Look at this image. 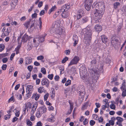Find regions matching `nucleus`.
I'll return each mask as SVG.
<instances>
[{
    "instance_id": "17",
    "label": "nucleus",
    "mask_w": 126,
    "mask_h": 126,
    "mask_svg": "<svg viewBox=\"0 0 126 126\" xmlns=\"http://www.w3.org/2000/svg\"><path fill=\"white\" fill-rule=\"evenodd\" d=\"M80 20V23L81 24H83L86 23L89 20V18L86 16L82 17Z\"/></svg>"
},
{
    "instance_id": "54",
    "label": "nucleus",
    "mask_w": 126,
    "mask_h": 126,
    "mask_svg": "<svg viewBox=\"0 0 126 126\" xmlns=\"http://www.w3.org/2000/svg\"><path fill=\"white\" fill-rule=\"evenodd\" d=\"M8 60V59L7 58H4L2 60V62L4 63H6Z\"/></svg>"
},
{
    "instance_id": "16",
    "label": "nucleus",
    "mask_w": 126,
    "mask_h": 126,
    "mask_svg": "<svg viewBox=\"0 0 126 126\" xmlns=\"http://www.w3.org/2000/svg\"><path fill=\"white\" fill-rule=\"evenodd\" d=\"M94 29L95 31L98 32H99L102 30V26L99 24H97L94 27Z\"/></svg>"
},
{
    "instance_id": "1",
    "label": "nucleus",
    "mask_w": 126,
    "mask_h": 126,
    "mask_svg": "<svg viewBox=\"0 0 126 126\" xmlns=\"http://www.w3.org/2000/svg\"><path fill=\"white\" fill-rule=\"evenodd\" d=\"M94 10L95 11L94 13V18L97 20L100 19L102 17L104 12L105 7L104 3L100 2L95 3H94L92 5Z\"/></svg>"
},
{
    "instance_id": "21",
    "label": "nucleus",
    "mask_w": 126,
    "mask_h": 126,
    "mask_svg": "<svg viewBox=\"0 0 126 126\" xmlns=\"http://www.w3.org/2000/svg\"><path fill=\"white\" fill-rule=\"evenodd\" d=\"M46 35V34H45L44 35H42L40 36L39 35L38 38H39V40L40 41V42H42L44 41L45 37Z\"/></svg>"
},
{
    "instance_id": "25",
    "label": "nucleus",
    "mask_w": 126,
    "mask_h": 126,
    "mask_svg": "<svg viewBox=\"0 0 126 126\" xmlns=\"http://www.w3.org/2000/svg\"><path fill=\"white\" fill-rule=\"evenodd\" d=\"M53 26L55 28H58L60 26L59 23L57 22H55L53 24Z\"/></svg>"
},
{
    "instance_id": "12",
    "label": "nucleus",
    "mask_w": 126,
    "mask_h": 126,
    "mask_svg": "<svg viewBox=\"0 0 126 126\" xmlns=\"http://www.w3.org/2000/svg\"><path fill=\"white\" fill-rule=\"evenodd\" d=\"M46 110L47 109L45 106L43 105L39 107L38 111L41 113V114H42L46 112Z\"/></svg>"
},
{
    "instance_id": "6",
    "label": "nucleus",
    "mask_w": 126,
    "mask_h": 126,
    "mask_svg": "<svg viewBox=\"0 0 126 126\" xmlns=\"http://www.w3.org/2000/svg\"><path fill=\"white\" fill-rule=\"evenodd\" d=\"M32 37L31 36H29L26 33L22 37L21 42H23V43H27L28 40L32 38Z\"/></svg>"
},
{
    "instance_id": "26",
    "label": "nucleus",
    "mask_w": 126,
    "mask_h": 126,
    "mask_svg": "<svg viewBox=\"0 0 126 126\" xmlns=\"http://www.w3.org/2000/svg\"><path fill=\"white\" fill-rule=\"evenodd\" d=\"M123 81H124L122 84V86L120 88L122 91H123V90H126V85L125 84V81H124V80H123Z\"/></svg>"
},
{
    "instance_id": "33",
    "label": "nucleus",
    "mask_w": 126,
    "mask_h": 126,
    "mask_svg": "<svg viewBox=\"0 0 126 126\" xmlns=\"http://www.w3.org/2000/svg\"><path fill=\"white\" fill-rule=\"evenodd\" d=\"M69 103L70 105V110L72 111L73 108V103H71L70 100L69 101Z\"/></svg>"
},
{
    "instance_id": "7",
    "label": "nucleus",
    "mask_w": 126,
    "mask_h": 126,
    "mask_svg": "<svg viewBox=\"0 0 126 126\" xmlns=\"http://www.w3.org/2000/svg\"><path fill=\"white\" fill-rule=\"evenodd\" d=\"M92 2L91 0H89L84 5L85 8L87 11H89L90 9Z\"/></svg>"
},
{
    "instance_id": "63",
    "label": "nucleus",
    "mask_w": 126,
    "mask_h": 126,
    "mask_svg": "<svg viewBox=\"0 0 126 126\" xmlns=\"http://www.w3.org/2000/svg\"><path fill=\"white\" fill-rule=\"evenodd\" d=\"M84 97L83 96H79V102H81L83 100Z\"/></svg>"
},
{
    "instance_id": "32",
    "label": "nucleus",
    "mask_w": 126,
    "mask_h": 126,
    "mask_svg": "<svg viewBox=\"0 0 126 126\" xmlns=\"http://www.w3.org/2000/svg\"><path fill=\"white\" fill-rule=\"evenodd\" d=\"M120 5V3L118 2H116L115 3L113 4V6L114 8L115 9L117 8L118 6Z\"/></svg>"
},
{
    "instance_id": "27",
    "label": "nucleus",
    "mask_w": 126,
    "mask_h": 126,
    "mask_svg": "<svg viewBox=\"0 0 126 126\" xmlns=\"http://www.w3.org/2000/svg\"><path fill=\"white\" fill-rule=\"evenodd\" d=\"M57 34H58L59 35H61L62 33V29H59L57 30L56 32Z\"/></svg>"
},
{
    "instance_id": "3",
    "label": "nucleus",
    "mask_w": 126,
    "mask_h": 126,
    "mask_svg": "<svg viewBox=\"0 0 126 126\" xmlns=\"http://www.w3.org/2000/svg\"><path fill=\"white\" fill-rule=\"evenodd\" d=\"M83 31V33L84 34L86 40L90 41L92 37V30L89 28H87L84 29Z\"/></svg>"
},
{
    "instance_id": "13",
    "label": "nucleus",
    "mask_w": 126,
    "mask_h": 126,
    "mask_svg": "<svg viewBox=\"0 0 126 126\" xmlns=\"http://www.w3.org/2000/svg\"><path fill=\"white\" fill-rule=\"evenodd\" d=\"M94 68L93 67L89 69V71L90 74L92 75V76H93V75H97V71L94 69Z\"/></svg>"
},
{
    "instance_id": "55",
    "label": "nucleus",
    "mask_w": 126,
    "mask_h": 126,
    "mask_svg": "<svg viewBox=\"0 0 126 126\" xmlns=\"http://www.w3.org/2000/svg\"><path fill=\"white\" fill-rule=\"evenodd\" d=\"M53 74H49L48 76V78L50 80H52L53 78Z\"/></svg>"
},
{
    "instance_id": "56",
    "label": "nucleus",
    "mask_w": 126,
    "mask_h": 126,
    "mask_svg": "<svg viewBox=\"0 0 126 126\" xmlns=\"http://www.w3.org/2000/svg\"><path fill=\"white\" fill-rule=\"evenodd\" d=\"M109 122L110 124V125L113 126L114 125V121L110 120L109 121Z\"/></svg>"
},
{
    "instance_id": "57",
    "label": "nucleus",
    "mask_w": 126,
    "mask_h": 126,
    "mask_svg": "<svg viewBox=\"0 0 126 126\" xmlns=\"http://www.w3.org/2000/svg\"><path fill=\"white\" fill-rule=\"evenodd\" d=\"M95 123V122L93 120H91L90 121V124L91 126L94 125Z\"/></svg>"
},
{
    "instance_id": "5",
    "label": "nucleus",
    "mask_w": 126,
    "mask_h": 126,
    "mask_svg": "<svg viewBox=\"0 0 126 126\" xmlns=\"http://www.w3.org/2000/svg\"><path fill=\"white\" fill-rule=\"evenodd\" d=\"M80 60L79 57L78 56H75L70 61L69 64L68 66H70L73 64H77Z\"/></svg>"
},
{
    "instance_id": "49",
    "label": "nucleus",
    "mask_w": 126,
    "mask_h": 126,
    "mask_svg": "<svg viewBox=\"0 0 126 126\" xmlns=\"http://www.w3.org/2000/svg\"><path fill=\"white\" fill-rule=\"evenodd\" d=\"M7 66V65L6 64H3L1 67L2 69L3 70H5L6 69Z\"/></svg>"
},
{
    "instance_id": "2",
    "label": "nucleus",
    "mask_w": 126,
    "mask_h": 126,
    "mask_svg": "<svg viewBox=\"0 0 126 126\" xmlns=\"http://www.w3.org/2000/svg\"><path fill=\"white\" fill-rule=\"evenodd\" d=\"M69 4H65L62 7V12L61 15L63 18H66L69 16L68 13L67 11L70 8Z\"/></svg>"
},
{
    "instance_id": "11",
    "label": "nucleus",
    "mask_w": 126,
    "mask_h": 126,
    "mask_svg": "<svg viewBox=\"0 0 126 126\" xmlns=\"http://www.w3.org/2000/svg\"><path fill=\"white\" fill-rule=\"evenodd\" d=\"M49 81L47 79H45L42 80L41 83L42 85H44L46 84V86L47 87H48L49 86Z\"/></svg>"
},
{
    "instance_id": "37",
    "label": "nucleus",
    "mask_w": 126,
    "mask_h": 126,
    "mask_svg": "<svg viewBox=\"0 0 126 126\" xmlns=\"http://www.w3.org/2000/svg\"><path fill=\"white\" fill-rule=\"evenodd\" d=\"M68 58L67 57H65L62 60V63H65L67 60H68Z\"/></svg>"
},
{
    "instance_id": "15",
    "label": "nucleus",
    "mask_w": 126,
    "mask_h": 126,
    "mask_svg": "<svg viewBox=\"0 0 126 126\" xmlns=\"http://www.w3.org/2000/svg\"><path fill=\"white\" fill-rule=\"evenodd\" d=\"M101 37L102 42L104 44L106 43L108 41V39L105 35H102L101 36Z\"/></svg>"
},
{
    "instance_id": "38",
    "label": "nucleus",
    "mask_w": 126,
    "mask_h": 126,
    "mask_svg": "<svg viewBox=\"0 0 126 126\" xmlns=\"http://www.w3.org/2000/svg\"><path fill=\"white\" fill-rule=\"evenodd\" d=\"M11 115V114H7L4 116V119L5 120L9 119Z\"/></svg>"
},
{
    "instance_id": "52",
    "label": "nucleus",
    "mask_w": 126,
    "mask_h": 126,
    "mask_svg": "<svg viewBox=\"0 0 126 126\" xmlns=\"http://www.w3.org/2000/svg\"><path fill=\"white\" fill-rule=\"evenodd\" d=\"M33 66L32 65H30L28 66L27 67V69L30 72L33 69Z\"/></svg>"
},
{
    "instance_id": "40",
    "label": "nucleus",
    "mask_w": 126,
    "mask_h": 126,
    "mask_svg": "<svg viewBox=\"0 0 126 126\" xmlns=\"http://www.w3.org/2000/svg\"><path fill=\"white\" fill-rule=\"evenodd\" d=\"M39 28L40 29H41L42 28V22L41 21V17L39 18Z\"/></svg>"
},
{
    "instance_id": "64",
    "label": "nucleus",
    "mask_w": 126,
    "mask_h": 126,
    "mask_svg": "<svg viewBox=\"0 0 126 126\" xmlns=\"http://www.w3.org/2000/svg\"><path fill=\"white\" fill-rule=\"evenodd\" d=\"M45 13V11L44 10H42L40 13V16H42L44 15Z\"/></svg>"
},
{
    "instance_id": "60",
    "label": "nucleus",
    "mask_w": 126,
    "mask_h": 126,
    "mask_svg": "<svg viewBox=\"0 0 126 126\" xmlns=\"http://www.w3.org/2000/svg\"><path fill=\"white\" fill-rule=\"evenodd\" d=\"M60 77L58 75H56L54 77V79L56 81H58L59 80Z\"/></svg>"
},
{
    "instance_id": "19",
    "label": "nucleus",
    "mask_w": 126,
    "mask_h": 126,
    "mask_svg": "<svg viewBox=\"0 0 126 126\" xmlns=\"http://www.w3.org/2000/svg\"><path fill=\"white\" fill-rule=\"evenodd\" d=\"M89 101H88L85 103H84V104L82 106L81 108V110H84L85 109H86L87 107L89 106H90V105H89Z\"/></svg>"
},
{
    "instance_id": "45",
    "label": "nucleus",
    "mask_w": 126,
    "mask_h": 126,
    "mask_svg": "<svg viewBox=\"0 0 126 126\" xmlns=\"http://www.w3.org/2000/svg\"><path fill=\"white\" fill-rule=\"evenodd\" d=\"M55 118L54 117L50 118L48 119V121L51 122H54L55 121Z\"/></svg>"
},
{
    "instance_id": "61",
    "label": "nucleus",
    "mask_w": 126,
    "mask_h": 126,
    "mask_svg": "<svg viewBox=\"0 0 126 126\" xmlns=\"http://www.w3.org/2000/svg\"><path fill=\"white\" fill-rule=\"evenodd\" d=\"M16 96H17V97L18 98V99L19 100L22 99V96L21 94H17Z\"/></svg>"
},
{
    "instance_id": "4",
    "label": "nucleus",
    "mask_w": 126,
    "mask_h": 126,
    "mask_svg": "<svg viewBox=\"0 0 126 126\" xmlns=\"http://www.w3.org/2000/svg\"><path fill=\"white\" fill-rule=\"evenodd\" d=\"M39 35H37L36 36L34 37L33 39V42H32V46L33 47H37L38 46L39 44L40 43V41L39 40Z\"/></svg>"
},
{
    "instance_id": "29",
    "label": "nucleus",
    "mask_w": 126,
    "mask_h": 126,
    "mask_svg": "<svg viewBox=\"0 0 126 126\" xmlns=\"http://www.w3.org/2000/svg\"><path fill=\"white\" fill-rule=\"evenodd\" d=\"M32 44L31 45L30 43H28V44L27 46V50H31L32 48Z\"/></svg>"
},
{
    "instance_id": "8",
    "label": "nucleus",
    "mask_w": 126,
    "mask_h": 126,
    "mask_svg": "<svg viewBox=\"0 0 126 126\" xmlns=\"http://www.w3.org/2000/svg\"><path fill=\"white\" fill-rule=\"evenodd\" d=\"M85 74H83V78L84 79H85V81L87 82V84H91L93 83V79L92 77H89L88 79H86V77L85 76L86 74L85 73H84Z\"/></svg>"
},
{
    "instance_id": "20",
    "label": "nucleus",
    "mask_w": 126,
    "mask_h": 126,
    "mask_svg": "<svg viewBox=\"0 0 126 126\" xmlns=\"http://www.w3.org/2000/svg\"><path fill=\"white\" fill-rule=\"evenodd\" d=\"M17 0H13L11 4V9H14L17 4Z\"/></svg>"
},
{
    "instance_id": "59",
    "label": "nucleus",
    "mask_w": 126,
    "mask_h": 126,
    "mask_svg": "<svg viewBox=\"0 0 126 126\" xmlns=\"http://www.w3.org/2000/svg\"><path fill=\"white\" fill-rule=\"evenodd\" d=\"M44 58V57L43 56H40L37 57V59L38 60H41Z\"/></svg>"
},
{
    "instance_id": "58",
    "label": "nucleus",
    "mask_w": 126,
    "mask_h": 126,
    "mask_svg": "<svg viewBox=\"0 0 126 126\" xmlns=\"http://www.w3.org/2000/svg\"><path fill=\"white\" fill-rule=\"evenodd\" d=\"M64 3L63 1L61 0H59L57 2V4L59 5L63 4Z\"/></svg>"
},
{
    "instance_id": "47",
    "label": "nucleus",
    "mask_w": 126,
    "mask_h": 126,
    "mask_svg": "<svg viewBox=\"0 0 126 126\" xmlns=\"http://www.w3.org/2000/svg\"><path fill=\"white\" fill-rule=\"evenodd\" d=\"M8 29H7V31L3 32H4V34H5V36L8 35L9 33L10 32V31H8Z\"/></svg>"
},
{
    "instance_id": "22",
    "label": "nucleus",
    "mask_w": 126,
    "mask_h": 126,
    "mask_svg": "<svg viewBox=\"0 0 126 126\" xmlns=\"http://www.w3.org/2000/svg\"><path fill=\"white\" fill-rule=\"evenodd\" d=\"M77 92H81L85 91L84 88L82 85L80 86L79 87V89L77 91Z\"/></svg>"
},
{
    "instance_id": "41",
    "label": "nucleus",
    "mask_w": 126,
    "mask_h": 126,
    "mask_svg": "<svg viewBox=\"0 0 126 126\" xmlns=\"http://www.w3.org/2000/svg\"><path fill=\"white\" fill-rule=\"evenodd\" d=\"M31 91V90H30V91H29L28 93L26 94V98H27L30 97L32 93L30 92Z\"/></svg>"
},
{
    "instance_id": "9",
    "label": "nucleus",
    "mask_w": 126,
    "mask_h": 126,
    "mask_svg": "<svg viewBox=\"0 0 126 126\" xmlns=\"http://www.w3.org/2000/svg\"><path fill=\"white\" fill-rule=\"evenodd\" d=\"M85 13L84 11L82 9H80L78 11V13L77 15V19H79L82 17Z\"/></svg>"
},
{
    "instance_id": "42",
    "label": "nucleus",
    "mask_w": 126,
    "mask_h": 126,
    "mask_svg": "<svg viewBox=\"0 0 126 126\" xmlns=\"http://www.w3.org/2000/svg\"><path fill=\"white\" fill-rule=\"evenodd\" d=\"M41 71L44 74H45L46 73V69L44 67L41 68Z\"/></svg>"
},
{
    "instance_id": "50",
    "label": "nucleus",
    "mask_w": 126,
    "mask_h": 126,
    "mask_svg": "<svg viewBox=\"0 0 126 126\" xmlns=\"http://www.w3.org/2000/svg\"><path fill=\"white\" fill-rule=\"evenodd\" d=\"M122 96L123 97H125L126 96V90H123Z\"/></svg>"
},
{
    "instance_id": "34",
    "label": "nucleus",
    "mask_w": 126,
    "mask_h": 126,
    "mask_svg": "<svg viewBox=\"0 0 126 126\" xmlns=\"http://www.w3.org/2000/svg\"><path fill=\"white\" fill-rule=\"evenodd\" d=\"M5 48L4 45L3 44H0V51H1L4 50Z\"/></svg>"
},
{
    "instance_id": "14",
    "label": "nucleus",
    "mask_w": 126,
    "mask_h": 126,
    "mask_svg": "<svg viewBox=\"0 0 126 126\" xmlns=\"http://www.w3.org/2000/svg\"><path fill=\"white\" fill-rule=\"evenodd\" d=\"M96 57H94L92 60L91 62V67H94V66L95 67V68L97 67L95 65L96 63Z\"/></svg>"
},
{
    "instance_id": "23",
    "label": "nucleus",
    "mask_w": 126,
    "mask_h": 126,
    "mask_svg": "<svg viewBox=\"0 0 126 126\" xmlns=\"http://www.w3.org/2000/svg\"><path fill=\"white\" fill-rule=\"evenodd\" d=\"M32 58L27 57L26 59V64L27 65L30 64L32 61Z\"/></svg>"
},
{
    "instance_id": "35",
    "label": "nucleus",
    "mask_w": 126,
    "mask_h": 126,
    "mask_svg": "<svg viewBox=\"0 0 126 126\" xmlns=\"http://www.w3.org/2000/svg\"><path fill=\"white\" fill-rule=\"evenodd\" d=\"M111 102L112 103V101H111ZM110 107L111 109L113 110H115L116 108L115 105L113 104H111L110 105Z\"/></svg>"
},
{
    "instance_id": "31",
    "label": "nucleus",
    "mask_w": 126,
    "mask_h": 126,
    "mask_svg": "<svg viewBox=\"0 0 126 126\" xmlns=\"http://www.w3.org/2000/svg\"><path fill=\"white\" fill-rule=\"evenodd\" d=\"M10 21H9V22L10 23H11L12 25H14L16 26L17 25V23L16 21H14V22H13L12 19L11 18H10Z\"/></svg>"
},
{
    "instance_id": "46",
    "label": "nucleus",
    "mask_w": 126,
    "mask_h": 126,
    "mask_svg": "<svg viewBox=\"0 0 126 126\" xmlns=\"http://www.w3.org/2000/svg\"><path fill=\"white\" fill-rule=\"evenodd\" d=\"M85 92H81L79 93V96L82 97L83 96V97L85 95Z\"/></svg>"
},
{
    "instance_id": "44",
    "label": "nucleus",
    "mask_w": 126,
    "mask_h": 126,
    "mask_svg": "<svg viewBox=\"0 0 126 126\" xmlns=\"http://www.w3.org/2000/svg\"><path fill=\"white\" fill-rule=\"evenodd\" d=\"M49 94L48 93H47L46 94H45L44 96V100L45 101L48 98L49 96Z\"/></svg>"
},
{
    "instance_id": "48",
    "label": "nucleus",
    "mask_w": 126,
    "mask_h": 126,
    "mask_svg": "<svg viewBox=\"0 0 126 126\" xmlns=\"http://www.w3.org/2000/svg\"><path fill=\"white\" fill-rule=\"evenodd\" d=\"M41 113L39 111H38L36 114V116L38 118H39L41 116Z\"/></svg>"
},
{
    "instance_id": "18",
    "label": "nucleus",
    "mask_w": 126,
    "mask_h": 126,
    "mask_svg": "<svg viewBox=\"0 0 126 126\" xmlns=\"http://www.w3.org/2000/svg\"><path fill=\"white\" fill-rule=\"evenodd\" d=\"M73 39L74 41L73 46H75L78 44V36L76 35H74L73 37Z\"/></svg>"
},
{
    "instance_id": "62",
    "label": "nucleus",
    "mask_w": 126,
    "mask_h": 126,
    "mask_svg": "<svg viewBox=\"0 0 126 126\" xmlns=\"http://www.w3.org/2000/svg\"><path fill=\"white\" fill-rule=\"evenodd\" d=\"M40 97V95L38 94H36V96L35 97V99L36 100H37L39 97Z\"/></svg>"
},
{
    "instance_id": "39",
    "label": "nucleus",
    "mask_w": 126,
    "mask_h": 126,
    "mask_svg": "<svg viewBox=\"0 0 126 126\" xmlns=\"http://www.w3.org/2000/svg\"><path fill=\"white\" fill-rule=\"evenodd\" d=\"M30 22V21H28L25 22L24 24V25L27 29L28 28L29 26Z\"/></svg>"
},
{
    "instance_id": "51",
    "label": "nucleus",
    "mask_w": 126,
    "mask_h": 126,
    "mask_svg": "<svg viewBox=\"0 0 126 126\" xmlns=\"http://www.w3.org/2000/svg\"><path fill=\"white\" fill-rule=\"evenodd\" d=\"M27 125L28 126H32V123L30 120L27 121Z\"/></svg>"
},
{
    "instance_id": "30",
    "label": "nucleus",
    "mask_w": 126,
    "mask_h": 126,
    "mask_svg": "<svg viewBox=\"0 0 126 126\" xmlns=\"http://www.w3.org/2000/svg\"><path fill=\"white\" fill-rule=\"evenodd\" d=\"M116 119L119 122H121L124 120L122 118L118 116L116 118Z\"/></svg>"
},
{
    "instance_id": "36",
    "label": "nucleus",
    "mask_w": 126,
    "mask_h": 126,
    "mask_svg": "<svg viewBox=\"0 0 126 126\" xmlns=\"http://www.w3.org/2000/svg\"><path fill=\"white\" fill-rule=\"evenodd\" d=\"M43 87H41L38 89V91L40 93H41L43 92L44 89Z\"/></svg>"
},
{
    "instance_id": "28",
    "label": "nucleus",
    "mask_w": 126,
    "mask_h": 126,
    "mask_svg": "<svg viewBox=\"0 0 126 126\" xmlns=\"http://www.w3.org/2000/svg\"><path fill=\"white\" fill-rule=\"evenodd\" d=\"M56 7L55 6H54L52 7L48 11V13L50 14L52 12L54 11L56 9Z\"/></svg>"
},
{
    "instance_id": "10",
    "label": "nucleus",
    "mask_w": 126,
    "mask_h": 126,
    "mask_svg": "<svg viewBox=\"0 0 126 126\" xmlns=\"http://www.w3.org/2000/svg\"><path fill=\"white\" fill-rule=\"evenodd\" d=\"M118 41V40L116 38L115 36H113L111 38V43L113 45L115 46Z\"/></svg>"
},
{
    "instance_id": "53",
    "label": "nucleus",
    "mask_w": 126,
    "mask_h": 126,
    "mask_svg": "<svg viewBox=\"0 0 126 126\" xmlns=\"http://www.w3.org/2000/svg\"><path fill=\"white\" fill-rule=\"evenodd\" d=\"M22 43L20 42L19 44L17 46V47L15 48V49L16 50H18L19 51V49L20 48L21 46Z\"/></svg>"
},
{
    "instance_id": "43",
    "label": "nucleus",
    "mask_w": 126,
    "mask_h": 126,
    "mask_svg": "<svg viewBox=\"0 0 126 126\" xmlns=\"http://www.w3.org/2000/svg\"><path fill=\"white\" fill-rule=\"evenodd\" d=\"M71 84V80H68L65 82V85L68 86Z\"/></svg>"
},
{
    "instance_id": "24",
    "label": "nucleus",
    "mask_w": 126,
    "mask_h": 126,
    "mask_svg": "<svg viewBox=\"0 0 126 126\" xmlns=\"http://www.w3.org/2000/svg\"><path fill=\"white\" fill-rule=\"evenodd\" d=\"M34 22V21H32V24L31 25L30 27V29H31V30L32 31L34 29H36V26H35V25L36 24H35Z\"/></svg>"
}]
</instances>
